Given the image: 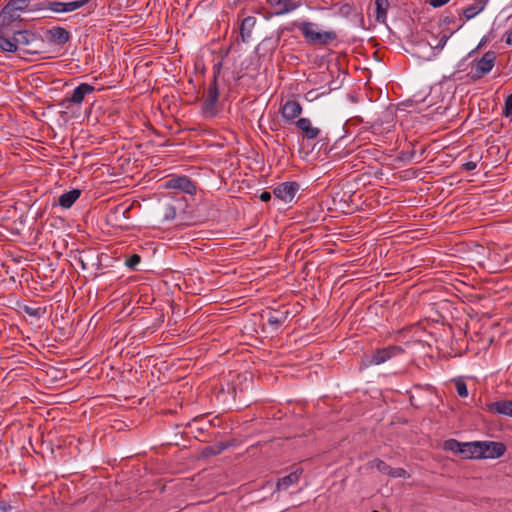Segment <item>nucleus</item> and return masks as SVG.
Here are the masks:
<instances>
[{
    "label": "nucleus",
    "mask_w": 512,
    "mask_h": 512,
    "mask_svg": "<svg viewBox=\"0 0 512 512\" xmlns=\"http://www.w3.org/2000/svg\"><path fill=\"white\" fill-rule=\"evenodd\" d=\"M10 33L0 30V50L3 52L13 53L17 51L14 36L10 37Z\"/></svg>",
    "instance_id": "nucleus-23"
},
{
    "label": "nucleus",
    "mask_w": 512,
    "mask_h": 512,
    "mask_svg": "<svg viewBox=\"0 0 512 512\" xmlns=\"http://www.w3.org/2000/svg\"><path fill=\"white\" fill-rule=\"evenodd\" d=\"M177 215V208L172 201L165 202L162 205V217L164 221H172Z\"/></svg>",
    "instance_id": "nucleus-28"
},
{
    "label": "nucleus",
    "mask_w": 512,
    "mask_h": 512,
    "mask_svg": "<svg viewBox=\"0 0 512 512\" xmlns=\"http://www.w3.org/2000/svg\"><path fill=\"white\" fill-rule=\"evenodd\" d=\"M167 188L179 189L187 194L196 193V185L187 176L171 178L166 182Z\"/></svg>",
    "instance_id": "nucleus-11"
},
{
    "label": "nucleus",
    "mask_w": 512,
    "mask_h": 512,
    "mask_svg": "<svg viewBox=\"0 0 512 512\" xmlns=\"http://www.w3.org/2000/svg\"><path fill=\"white\" fill-rule=\"evenodd\" d=\"M268 2L274 8V14L277 16L288 14L301 5L300 2L293 0H268Z\"/></svg>",
    "instance_id": "nucleus-13"
},
{
    "label": "nucleus",
    "mask_w": 512,
    "mask_h": 512,
    "mask_svg": "<svg viewBox=\"0 0 512 512\" xmlns=\"http://www.w3.org/2000/svg\"><path fill=\"white\" fill-rule=\"evenodd\" d=\"M295 124L297 128L303 133V136L308 140L315 139L320 134V129L312 126V123L308 118H299Z\"/></svg>",
    "instance_id": "nucleus-15"
},
{
    "label": "nucleus",
    "mask_w": 512,
    "mask_h": 512,
    "mask_svg": "<svg viewBox=\"0 0 512 512\" xmlns=\"http://www.w3.org/2000/svg\"><path fill=\"white\" fill-rule=\"evenodd\" d=\"M302 474V469L297 468L296 470L292 471L290 474L280 478L276 485V490H287L290 486L296 484L300 480V476Z\"/></svg>",
    "instance_id": "nucleus-18"
},
{
    "label": "nucleus",
    "mask_w": 512,
    "mask_h": 512,
    "mask_svg": "<svg viewBox=\"0 0 512 512\" xmlns=\"http://www.w3.org/2000/svg\"><path fill=\"white\" fill-rule=\"evenodd\" d=\"M488 408L491 412L512 417V400H501L490 403Z\"/></svg>",
    "instance_id": "nucleus-20"
},
{
    "label": "nucleus",
    "mask_w": 512,
    "mask_h": 512,
    "mask_svg": "<svg viewBox=\"0 0 512 512\" xmlns=\"http://www.w3.org/2000/svg\"><path fill=\"white\" fill-rule=\"evenodd\" d=\"M86 5H88L89 13L93 12L97 7L96 0H74L70 2L48 1L45 3V7L55 13L72 12Z\"/></svg>",
    "instance_id": "nucleus-4"
},
{
    "label": "nucleus",
    "mask_w": 512,
    "mask_h": 512,
    "mask_svg": "<svg viewBox=\"0 0 512 512\" xmlns=\"http://www.w3.org/2000/svg\"><path fill=\"white\" fill-rule=\"evenodd\" d=\"M21 21V16L18 13L8 10L5 5L0 12V30L4 32L14 31V24Z\"/></svg>",
    "instance_id": "nucleus-10"
},
{
    "label": "nucleus",
    "mask_w": 512,
    "mask_h": 512,
    "mask_svg": "<svg viewBox=\"0 0 512 512\" xmlns=\"http://www.w3.org/2000/svg\"><path fill=\"white\" fill-rule=\"evenodd\" d=\"M462 443L459 442L456 439H449L444 442V449L447 451H450L456 455H461L462 453Z\"/></svg>",
    "instance_id": "nucleus-30"
},
{
    "label": "nucleus",
    "mask_w": 512,
    "mask_h": 512,
    "mask_svg": "<svg viewBox=\"0 0 512 512\" xmlns=\"http://www.w3.org/2000/svg\"><path fill=\"white\" fill-rule=\"evenodd\" d=\"M16 47L23 46L24 53L37 54L39 52L36 43L39 41L37 35L30 30L12 31Z\"/></svg>",
    "instance_id": "nucleus-6"
},
{
    "label": "nucleus",
    "mask_w": 512,
    "mask_h": 512,
    "mask_svg": "<svg viewBox=\"0 0 512 512\" xmlns=\"http://www.w3.org/2000/svg\"><path fill=\"white\" fill-rule=\"evenodd\" d=\"M464 22H461L460 24H458L456 26V28H453L449 31V33H444L438 43L435 45V46H432L430 45V49L432 50L433 52V55L435 56L438 52H440L446 45L448 39L456 32L458 31L462 26H463Z\"/></svg>",
    "instance_id": "nucleus-25"
},
{
    "label": "nucleus",
    "mask_w": 512,
    "mask_h": 512,
    "mask_svg": "<svg viewBox=\"0 0 512 512\" xmlns=\"http://www.w3.org/2000/svg\"><path fill=\"white\" fill-rule=\"evenodd\" d=\"M390 477L392 478H409L410 474L403 468H391Z\"/></svg>",
    "instance_id": "nucleus-35"
},
{
    "label": "nucleus",
    "mask_w": 512,
    "mask_h": 512,
    "mask_svg": "<svg viewBox=\"0 0 512 512\" xmlns=\"http://www.w3.org/2000/svg\"><path fill=\"white\" fill-rule=\"evenodd\" d=\"M302 113V106L298 101L289 100L281 107V116L286 121L296 119Z\"/></svg>",
    "instance_id": "nucleus-14"
},
{
    "label": "nucleus",
    "mask_w": 512,
    "mask_h": 512,
    "mask_svg": "<svg viewBox=\"0 0 512 512\" xmlns=\"http://www.w3.org/2000/svg\"><path fill=\"white\" fill-rule=\"evenodd\" d=\"M31 0H9L6 5L8 10L18 13L20 16L23 12L31 11L30 8Z\"/></svg>",
    "instance_id": "nucleus-24"
},
{
    "label": "nucleus",
    "mask_w": 512,
    "mask_h": 512,
    "mask_svg": "<svg viewBox=\"0 0 512 512\" xmlns=\"http://www.w3.org/2000/svg\"><path fill=\"white\" fill-rule=\"evenodd\" d=\"M487 4V0H476L473 4L469 5L468 7L457 10L458 16L461 15L466 18V20H470L474 18L476 15H478L480 12H482Z\"/></svg>",
    "instance_id": "nucleus-16"
},
{
    "label": "nucleus",
    "mask_w": 512,
    "mask_h": 512,
    "mask_svg": "<svg viewBox=\"0 0 512 512\" xmlns=\"http://www.w3.org/2000/svg\"><path fill=\"white\" fill-rule=\"evenodd\" d=\"M455 387H456V391L460 397L465 398L468 396L467 385L463 380H457L455 382Z\"/></svg>",
    "instance_id": "nucleus-33"
},
{
    "label": "nucleus",
    "mask_w": 512,
    "mask_h": 512,
    "mask_svg": "<svg viewBox=\"0 0 512 512\" xmlns=\"http://www.w3.org/2000/svg\"><path fill=\"white\" fill-rule=\"evenodd\" d=\"M219 98V88L217 85V76H213L212 82L209 84L204 99L201 104V113L204 118L211 119L217 115L216 104Z\"/></svg>",
    "instance_id": "nucleus-2"
},
{
    "label": "nucleus",
    "mask_w": 512,
    "mask_h": 512,
    "mask_svg": "<svg viewBox=\"0 0 512 512\" xmlns=\"http://www.w3.org/2000/svg\"><path fill=\"white\" fill-rule=\"evenodd\" d=\"M80 263H81L82 269H86V266H85V264H84V262L82 260H80Z\"/></svg>",
    "instance_id": "nucleus-45"
},
{
    "label": "nucleus",
    "mask_w": 512,
    "mask_h": 512,
    "mask_svg": "<svg viewBox=\"0 0 512 512\" xmlns=\"http://www.w3.org/2000/svg\"><path fill=\"white\" fill-rule=\"evenodd\" d=\"M481 441L463 442L461 456L465 459H480Z\"/></svg>",
    "instance_id": "nucleus-19"
},
{
    "label": "nucleus",
    "mask_w": 512,
    "mask_h": 512,
    "mask_svg": "<svg viewBox=\"0 0 512 512\" xmlns=\"http://www.w3.org/2000/svg\"><path fill=\"white\" fill-rule=\"evenodd\" d=\"M369 466L371 468H376L382 474L390 476L392 467L390 465H388L387 463H385L381 459H374V460L370 461Z\"/></svg>",
    "instance_id": "nucleus-31"
},
{
    "label": "nucleus",
    "mask_w": 512,
    "mask_h": 512,
    "mask_svg": "<svg viewBox=\"0 0 512 512\" xmlns=\"http://www.w3.org/2000/svg\"><path fill=\"white\" fill-rule=\"evenodd\" d=\"M505 43L512 46V29L506 34Z\"/></svg>",
    "instance_id": "nucleus-42"
},
{
    "label": "nucleus",
    "mask_w": 512,
    "mask_h": 512,
    "mask_svg": "<svg viewBox=\"0 0 512 512\" xmlns=\"http://www.w3.org/2000/svg\"><path fill=\"white\" fill-rule=\"evenodd\" d=\"M337 9L336 14L342 17H349L354 11L355 7L348 1H340L333 5Z\"/></svg>",
    "instance_id": "nucleus-27"
},
{
    "label": "nucleus",
    "mask_w": 512,
    "mask_h": 512,
    "mask_svg": "<svg viewBox=\"0 0 512 512\" xmlns=\"http://www.w3.org/2000/svg\"><path fill=\"white\" fill-rule=\"evenodd\" d=\"M305 40L314 45H327L337 39V33L330 31H317V24L304 21L298 25Z\"/></svg>",
    "instance_id": "nucleus-1"
},
{
    "label": "nucleus",
    "mask_w": 512,
    "mask_h": 512,
    "mask_svg": "<svg viewBox=\"0 0 512 512\" xmlns=\"http://www.w3.org/2000/svg\"><path fill=\"white\" fill-rule=\"evenodd\" d=\"M25 311H26L29 315H35L29 307H26Z\"/></svg>",
    "instance_id": "nucleus-43"
},
{
    "label": "nucleus",
    "mask_w": 512,
    "mask_h": 512,
    "mask_svg": "<svg viewBox=\"0 0 512 512\" xmlns=\"http://www.w3.org/2000/svg\"><path fill=\"white\" fill-rule=\"evenodd\" d=\"M256 24V18L253 16H247L242 19L240 24V38L241 41L247 43L251 39L252 31Z\"/></svg>",
    "instance_id": "nucleus-17"
},
{
    "label": "nucleus",
    "mask_w": 512,
    "mask_h": 512,
    "mask_svg": "<svg viewBox=\"0 0 512 512\" xmlns=\"http://www.w3.org/2000/svg\"><path fill=\"white\" fill-rule=\"evenodd\" d=\"M442 22L445 25H454L455 27L458 25L456 16L452 13L445 14L442 18ZM459 24L463 22L461 18L458 19Z\"/></svg>",
    "instance_id": "nucleus-34"
},
{
    "label": "nucleus",
    "mask_w": 512,
    "mask_h": 512,
    "mask_svg": "<svg viewBox=\"0 0 512 512\" xmlns=\"http://www.w3.org/2000/svg\"><path fill=\"white\" fill-rule=\"evenodd\" d=\"M46 40L53 45L63 46L71 38L70 32L63 27H52L45 32Z\"/></svg>",
    "instance_id": "nucleus-9"
},
{
    "label": "nucleus",
    "mask_w": 512,
    "mask_h": 512,
    "mask_svg": "<svg viewBox=\"0 0 512 512\" xmlns=\"http://www.w3.org/2000/svg\"><path fill=\"white\" fill-rule=\"evenodd\" d=\"M477 167V161H467L464 164H462V169L464 171H473Z\"/></svg>",
    "instance_id": "nucleus-37"
},
{
    "label": "nucleus",
    "mask_w": 512,
    "mask_h": 512,
    "mask_svg": "<svg viewBox=\"0 0 512 512\" xmlns=\"http://www.w3.org/2000/svg\"><path fill=\"white\" fill-rule=\"evenodd\" d=\"M503 115L508 118L512 116V93L509 94L505 99Z\"/></svg>",
    "instance_id": "nucleus-36"
},
{
    "label": "nucleus",
    "mask_w": 512,
    "mask_h": 512,
    "mask_svg": "<svg viewBox=\"0 0 512 512\" xmlns=\"http://www.w3.org/2000/svg\"><path fill=\"white\" fill-rule=\"evenodd\" d=\"M373 512H378V511H373Z\"/></svg>",
    "instance_id": "nucleus-46"
},
{
    "label": "nucleus",
    "mask_w": 512,
    "mask_h": 512,
    "mask_svg": "<svg viewBox=\"0 0 512 512\" xmlns=\"http://www.w3.org/2000/svg\"><path fill=\"white\" fill-rule=\"evenodd\" d=\"M387 117L390 118V120L387 121V123H392L393 122V116L391 114H387Z\"/></svg>",
    "instance_id": "nucleus-44"
},
{
    "label": "nucleus",
    "mask_w": 512,
    "mask_h": 512,
    "mask_svg": "<svg viewBox=\"0 0 512 512\" xmlns=\"http://www.w3.org/2000/svg\"><path fill=\"white\" fill-rule=\"evenodd\" d=\"M402 352L403 349L396 345H390L382 349H378L362 360V366L368 368L370 366L383 364L393 357L400 355Z\"/></svg>",
    "instance_id": "nucleus-5"
},
{
    "label": "nucleus",
    "mask_w": 512,
    "mask_h": 512,
    "mask_svg": "<svg viewBox=\"0 0 512 512\" xmlns=\"http://www.w3.org/2000/svg\"><path fill=\"white\" fill-rule=\"evenodd\" d=\"M450 0H429V4L434 8L446 5Z\"/></svg>",
    "instance_id": "nucleus-38"
},
{
    "label": "nucleus",
    "mask_w": 512,
    "mask_h": 512,
    "mask_svg": "<svg viewBox=\"0 0 512 512\" xmlns=\"http://www.w3.org/2000/svg\"><path fill=\"white\" fill-rule=\"evenodd\" d=\"M480 459H496L501 457L506 447L501 442L481 441Z\"/></svg>",
    "instance_id": "nucleus-7"
},
{
    "label": "nucleus",
    "mask_w": 512,
    "mask_h": 512,
    "mask_svg": "<svg viewBox=\"0 0 512 512\" xmlns=\"http://www.w3.org/2000/svg\"><path fill=\"white\" fill-rule=\"evenodd\" d=\"M259 199L263 202H267L271 199V193L268 192V191H263L260 195H259Z\"/></svg>",
    "instance_id": "nucleus-40"
},
{
    "label": "nucleus",
    "mask_w": 512,
    "mask_h": 512,
    "mask_svg": "<svg viewBox=\"0 0 512 512\" xmlns=\"http://www.w3.org/2000/svg\"><path fill=\"white\" fill-rule=\"evenodd\" d=\"M288 315L289 312L287 310L284 312L269 311L267 313V322L270 326L278 327L286 321Z\"/></svg>",
    "instance_id": "nucleus-26"
},
{
    "label": "nucleus",
    "mask_w": 512,
    "mask_h": 512,
    "mask_svg": "<svg viewBox=\"0 0 512 512\" xmlns=\"http://www.w3.org/2000/svg\"><path fill=\"white\" fill-rule=\"evenodd\" d=\"M80 195L81 191L79 189H72L59 196L58 204L64 209H69L80 197Z\"/></svg>",
    "instance_id": "nucleus-21"
},
{
    "label": "nucleus",
    "mask_w": 512,
    "mask_h": 512,
    "mask_svg": "<svg viewBox=\"0 0 512 512\" xmlns=\"http://www.w3.org/2000/svg\"><path fill=\"white\" fill-rule=\"evenodd\" d=\"M298 191L299 184L297 182H283L274 189L273 193L281 201L289 203L295 198Z\"/></svg>",
    "instance_id": "nucleus-8"
},
{
    "label": "nucleus",
    "mask_w": 512,
    "mask_h": 512,
    "mask_svg": "<svg viewBox=\"0 0 512 512\" xmlns=\"http://www.w3.org/2000/svg\"><path fill=\"white\" fill-rule=\"evenodd\" d=\"M141 262V257L138 254H133L125 260V265L131 270H137V266Z\"/></svg>",
    "instance_id": "nucleus-32"
},
{
    "label": "nucleus",
    "mask_w": 512,
    "mask_h": 512,
    "mask_svg": "<svg viewBox=\"0 0 512 512\" xmlns=\"http://www.w3.org/2000/svg\"><path fill=\"white\" fill-rule=\"evenodd\" d=\"M390 8L388 0H375V19L378 23L385 24L387 21V12Z\"/></svg>",
    "instance_id": "nucleus-22"
},
{
    "label": "nucleus",
    "mask_w": 512,
    "mask_h": 512,
    "mask_svg": "<svg viewBox=\"0 0 512 512\" xmlns=\"http://www.w3.org/2000/svg\"><path fill=\"white\" fill-rule=\"evenodd\" d=\"M95 91V87L88 83H81L74 88L70 96L65 98V101L71 104L81 105L86 95Z\"/></svg>",
    "instance_id": "nucleus-12"
},
{
    "label": "nucleus",
    "mask_w": 512,
    "mask_h": 512,
    "mask_svg": "<svg viewBox=\"0 0 512 512\" xmlns=\"http://www.w3.org/2000/svg\"><path fill=\"white\" fill-rule=\"evenodd\" d=\"M12 506L9 503L0 501V512H10Z\"/></svg>",
    "instance_id": "nucleus-39"
},
{
    "label": "nucleus",
    "mask_w": 512,
    "mask_h": 512,
    "mask_svg": "<svg viewBox=\"0 0 512 512\" xmlns=\"http://www.w3.org/2000/svg\"><path fill=\"white\" fill-rule=\"evenodd\" d=\"M496 61V53L494 51H487L481 58L472 63L469 77L473 81H477L487 75L494 67Z\"/></svg>",
    "instance_id": "nucleus-3"
},
{
    "label": "nucleus",
    "mask_w": 512,
    "mask_h": 512,
    "mask_svg": "<svg viewBox=\"0 0 512 512\" xmlns=\"http://www.w3.org/2000/svg\"><path fill=\"white\" fill-rule=\"evenodd\" d=\"M228 448V445L224 442H219L211 446H207L203 450L204 456H216Z\"/></svg>",
    "instance_id": "nucleus-29"
},
{
    "label": "nucleus",
    "mask_w": 512,
    "mask_h": 512,
    "mask_svg": "<svg viewBox=\"0 0 512 512\" xmlns=\"http://www.w3.org/2000/svg\"><path fill=\"white\" fill-rule=\"evenodd\" d=\"M129 208H125L123 206H117L115 209H114V214H121V215H125L126 211L128 210Z\"/></svg>",
    "instance_id": "nucleus-41"
}]
</instances>
